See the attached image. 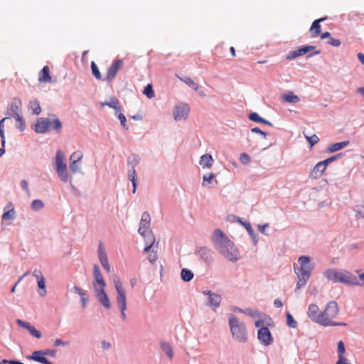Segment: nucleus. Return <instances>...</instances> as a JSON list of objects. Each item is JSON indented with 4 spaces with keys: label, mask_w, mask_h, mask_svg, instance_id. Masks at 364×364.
I'll return each mask as SVG.
<instances>
[{
    "label": "nucleus",
    "mask_w": 364,
    "mask_h": 364,
    "mask_svg": "<svg viewBox=\"0 0 364 364\" xmlns=\"http://www.w3.org/2000/svg\"><path fill=\"white\" fill-rule=\"evenodd\" d=\"M211 240L215 248L228 261L235 262L240 259L238 249L220 229L214 230Z\"/></svg>",
    "instance_id": "f257e3e1"
},
{
    "label": "nucleus",
    "mask_w": 364,
    "mask_h": 364,
    "mask_svg": "<svg viewBox=\"0 0 364 364\" xmlns=\"http://www.w3.org/2000/svg\"><path fill=\"white\" fill-rule=\"evenodd\" d=\"M323 275L334 283H343L353 286L360 284L357 277L352 272L346 269H328L323 272Z\"/></svg>",
    "instance_id": "f03ea898"
},
{
    "label": "nucleus",
    "mask_w": 364,
    "mask_h": 364,
    "mask_svg": "<svg viewBox=\"0 0 364 364\" xmlns=\"http://www.w3.org/2000/svg\"><path fill=\"white\" fill-rule=\"evenodd\" d=\"M298 263L300 267L298 268L294 265V272L297 276L298 281L296 283V289L304 287L310 278L311 272L314 269V264L311 263V259L307 256H301L298 259Z\"/></svg>",
    "instance_id": "7ed1b4c3"
},
{
    "label": "nucleus",
    "mask_w": 364,
    "mask_h": 364,
    "mask_svg": "<svg viewBox=\"0 0 364 364\" xmlns=\"http://www.w3.org/2000/svg\"><path fill=\"white\" fill-rule=\"evenodd\" d=\"M151 218L149 213H144L141 215L139 233L145 238L146 247L144 252H147L151 250L153 245L155 243V238L150 230Z\"/></svg>",
    "instance_id": "20e7f679"
},
{
    "label": "nucleus",
    "mask_w": 364,
    "mask_h": 364,
    "mask_svg": "<svg viewBox=\"0 0 364 364\" xmlns=\"http://www.w3.org/2000/svg\"><path fill=\"white\" fill-rule=\"evenodd\" d=\"M61 127L62 124L59 119L55 115H50L46 118H39L35 125L34 130L36 133L43 134L53 129L60 133Z\"/></svg>",
    "instance_id": "39448f33"
},
{
    "label": "nucleus",
    "mask_w": 364,
    "mask_h": 364,
    "mask_svg": "<svg viewBox=\"0 0 364 364\" xmlns=\"http://www.w3.org/2000/svg\"><path fill=\"white\" fill-rule=\"evenodd\" d=\"M338 312L339 307L338 304L336 301H329L326 304L325 309L321 312V319H323L325 321L320 322V324L323 326H346L345 323H336L333 321V318L338 316Z\"/></svg>",
    "instance_id": "423d86ee"
},
{
    "label": "nucleus",
    "mask_w": 364,
    "mask_h": 364,
    "mask_svg": "<svg viewBox=\"0 0 364 364\" xmlns=\"http://www.w3.org/2000/svg\"><path fill=\"white\" fill-rule=\"evenodd\" d=\"M113 282L117 291V303L121 311V316L123 321L126 320L127 316L125 311L127 310V297L126 291L117 277L113 278Z\"/></svg>",
    "instance_id": "0eeeda50"
},
{
    "label": "nucleus",
    "mask_w": 364,
    "mask_h": 364,
    "mask_svg": "<svg viewBox=\"0 0 364 364\" xmlns=\"http://www.w3.org/2000/svg\"><path fill=\"white\" fill-rule=\"evenodd\" d=\"M228 321L232 336L240 342L247 341V334L245 324L240 323L233 315L229 317Z\"/></svg>",
    "instance_id": "6e6552de"
},
{
    "label": "nucleus",
    "mask_w": 364,
    "mask_h": 364,
    "mask_svg": "<svg viewBox=\"0 0 364 364\" xmlns=\"http://www.w3.org/2000/svg\"><path fill=\"white\" fill-rule=\"evenodd\" d=\"M55 171L58 177L63 182H68V167L65 162V155L60 150L57 151L55 155Z\"/></svg>",
    "instance_id": "1a4fd4ad"
},
{
    "label": "nucleus",
    "mask_w": 364,
    "mask_h": 364,
    "mask_svg": "<svg viewBox=\"0 0 364 364\" xmlns=\"http://www.w3.org/2000/svg\"><path fill=\"white\" fill-rule=\"evenodd\" d=\"M190 112L189 106L186 103L177 105L173 110V117L175 120L181 121L186 119Z\"/></svg>",
    "instance_id": "9d476101"
},
{
    "label": "nucleus",
    "mask_w": 364,
    "mask_h": 364,
    "mask_svg": "<svg viewBox=\"0 0 364 364\" xmlns=\"http://www.w3.org/2000/svg\"><path fill=\"white\" fill-rule=\"evenodd\" d=\"M93 274L95 281L93 282V287L95 291H98L100 289H105V282L104 277L100 272V267L98 265L95 264L93 267Z\"/></svg>",
    "instance_id": "9b49d317"
},
{
    "label": "nucleus",
    "mask_w": 364,
    "mask_h": 364,
    "mask_svg": "<svg viewBox=\"0 0 364 364\" xmlns=\"http://www.w3.org/2000/svg\"><path fill=\"white\" fill-rule=\"evenodd\" d=\"M123 65L124 61L122 59L114 61L107 70L106 80L112 81L116 77L117 72L123 68Z\"/></svg>",
    "instance_id": "f8f14e48"
},
{
    "label": "nucleus",
    "mask_w": 364,
    "mask_h": 364,
    "mask_svg": "<svg viewBox=\"0 0 364 364\" xmlns=\"http://www.w3.org/2000/svg\"><path fill=\"white\" fill-rule=\"evenodd\" d=\"M258 339L264 346H269L272 343L273 338L267 327H262L259 329Z\"/></svg>",
    "instance_id": "ddd939ff"
},
{
    "label": "nucleus",
    "mask_w": 364,
    "mask_h": 364,
    "mask_svg": "<svg viewBox=\"0 0 364 364\" xmlns=\"http://www.w3.org/2000/svg\"><path fill=\"white\" fill-rule=\"evenodd\" d=\"M314 49L315 46H304L299 47L296 50L289 52L287 55V59L289 60H294L299 56L306 54L309 51L314 50Z\"/></svg>",
    "instance_id": "4468645a"
},
{
    "label": "nucleus",
    "mask_w": 364,
    "mask_h": 364,
    "mask_svg": "<svg viewBox=\"0 0 364 364\" xmlns=\"http://www.w3.org/2000/svg\"><path fill=\"white\" fill-rule=\"evenodd\" d=\"M321 312L316 304H310L308 308V316L314 322L320 324V322L323 321L321 318Z\"/></svg>",
    "instance_id": "2eb2a0df"
},
{
    "label": "nucleus",
    "mask_w": 364,
    "mask_h": 364,
    "mask_svg": "<svg viewBox=\"0 0 364 364\" xmlns=\"http://www.w3.org/2000/svg\"><path fill=\"white\" fill-rule=\"evenodd\" d=\"M197 255L208 265L213 261L212 250L205 247H199L197 250Z\"/></svg>",
    "instance_id": "dca6fc26"
},
{
    "label": "nucleus",
    "mask_w": 364,
    "mask_h": 364,
    "mask_svg": "<svg viewBox=\"0 0 364 364\" xmlns=\"http://www.w3.org/2000/svg\"><path fill=\"white\" fill-rule=\"evenodd\" d=\"M203 293L208 295V301L207 305L215 311L219 307L221 302L220 295L212 293L210 291H204Z\"/></svg>",
    "instance_id": "f3484780"
},
{
    "label": "nucleus",
    "mask_w": 364,
    "mask_h": 364,
    "mask_svg": "<svg viewBox=\"0 0 364 364\" xmlns=\"http://www.w3.org/2000/svg\"><path fill=\"white\" fill-rule=\"evenodd\" d=\"M326 168L327 167L325 166L323 163H322V161H319L310 171L309 177L313 179L320 178L325 171V170L326 169Z\"/></svg>",
    "instance_id": "a211bd4d"
},
{
    "label": "nucleus",
    "mask_w": 364,
    "mask_h": 364,
    "mask_svg": "<svg viewBox=\"0 0 364 364\" xmlns=\"http://www.w3.org/2000/svg\"><path fill=\"white\" fill-rule=\"evenodd\" d=\"M95 296L99 302L106 309H109L111 307V304L108 296L105 293V289H100L98 291H95Z\"/></svg>",
    "instance_id": "6ab92c4d"
},
{
    "label": "nucleus",
    "mask_w": 364,
    "mask_h": 364,
    "mask_svg": "<svg viewBox=\"0 0 364 364\" xmlns=\"http://www.w3.org/2000/svg\"><path fill=\"white\" fill-rule=\"evenodd\" d=\"M98 257L104 269L108 273L110 272V266L109 264L108 258L102 245H100L98 247Z\"/></svg>",
    "instance_id": "aec40b11"
},
{
    "label": "nucleus",
    "mask_w": 364,
    "mask_h": 364,
    "mask_svg": "<svg viewBox=\"0 0 364 364\" xmlns=\"http://www.w3.org/2000/svg\"><path fill=\"white\" fill-rule=\"evenodd\" d=\"M16 323L21 327L26 328L28 332L33 336L40 338L41 337V333L36 330L33 326H31L29 323L23 321L22 320L17 319Z\"/></svg>",
    "instance_id": "412c9836"
},
{
    "label": "nucleus",
    "mask_w": 364,
    "mask_h": 364,
    "mask_svg": "<svg viewBox=\"0 0 364 364\" xmlns=\"http://www.w3.org/2000/svg\"><path fill=\"white\" fill-rule=\"evenodd\" d=\"M29 359L33 360L34 361L41 363L42 364H52L46 357L45 354H43V350H36L33 351L28 357Z\"/></svg>",
    "instance_id": "4be33fe9"
},
{
    "label": "nucleus",
    "mask_w": 364,
    "mask_h": 364,
    "mask_svg": "<svg viewBox=\"0 0 364 364\" xmlns=\"http://www.w3.org/2000/svg\"><path fill=\"white\" fill-rule=\"evenodd\" d=\"M326 19V17L321 18L315 20L312 23V24L311 26V28H310V30H309L311 36L312 38H316V37H317L321 33V31L320 23L321 21H323Z\"/></svg>",
    "instance_id": "5701e85b"
},
{
    "label": "nucleus",
    "mask_w": 364,
    "mask_h": 364,
    "mask_svg": "<svg viewBox=\"0 0 364 364\" xmlns=\"http://www.w3.org/2000/svg\"><path fill=\"white\" fill-rule=\"evenodd\" d=\"M38 80L40 82L46 83L51 82L52 79L50 75V70L48 66L46 65L43 68V69L40 71L38 74Z\"/></svg>",
    "instance_id": "b1692460"
},
{
    "label": "nucleus",
    "mask_w": 364,
    "mask_h": 364,
    "mask_svg": "<svg viewBox=\"0 0 364 364\" xmlns=\"http://www.w3.org/2000/svg\"><path fill=\"white\" fill-rule=\"evenodd\" d=\"M213 164V159L210 154H204L200 157V165L203 168H210Z\"/></svg>",
    "instance_id": "393cba45"
},
{
    "label": "nucleus",
    "mask_w": 364,
    "mask_h": 364,
    "mask_svg": "<svg viewBox=\"0 0 364 364\" xmlns=\"http://www.w3.org/2000/svg\"><path fill=\"white\" fill-rule=\"evenodd\" d=\"M348 144H349V141H348L332 144L327 148V151L328 153L336 152L337 151H339V150L345 148Z\"/></svg>",
    "instance_id": "a878e982"
},
{
    "label": "nucleus",
    "mask_w": 364,
    "mask_h": 364,
    "mask_svg": "<svg viewBox=\"0 0 364 364\" xmlns=\"http://www.w3.org/2000/svg\"><path fill=\"white\" fill-rule=\"evenodd\" d=\"M160 345H161V349L165 353V354L170 359H172L173 358V348H172L171 345L165 341H161L160 343Z\"/></svg>",
    "instance_id": "bb28decb"
},
{
    "label": "nucleus",
    "mask_w": 364,
    "mask_h": 364,
    "mask_svg": "<svg viewBox=\"0 0 364 364\" xmlns=\"http://www.w3.org/2000/svg\"><path fill=\"white\" fill-rule=\"evenodd\" d=\"M102 106H108L109 107L114 108L116 110V112H120L121 108L119 107V100L115 97H112L109 102H105L102 104Z\"/></svg>",
    "instance_id": "cd10ccee"
},
{
    "label": "nucleus",
    "mask_w": 364,
    "mask_h": 364,
    "mask_svg": "<svg viewBox=\"0 0 364 364\" xmlns=\"http://www.w3.org/2000/svg\"><path fill=\"white\" fill-rule=\"evenodd\" d=\"M282 98L284 101L290 103H296L300 100L299 97L294 95L292 92L283 95Z\"/></svg>",
    "instance_id": "c85d7f7f"
},
{
    "label": "nucleus",
    "mask_w": 364,
    "mask_h": 364,
    "mask_svg": "<svg viewBox=\"0 0 364 364\" xmlns=\"http://www.w3.org/2000/svg\"><path fill=\"white\" fill-rule=\"evenodd\" d=\"M249 119L255 122L271 125V123L269 122L261 117L257 112H252L250 114Z\"/></svg>",
    "instance_id": "c756f323"
},
{
    "label": "nucleus",
    "mask_w": 364,
    "mask_h": 364,
    "mask_svg": "<svg viewBox=\"0 0 364 364\" xmlns=\"http://www.w3.org/2000/svg\"><path fill=\"white\" fill-rule=\"evenodd\" d=\"M14 118L17 122L16 128L18 129L21 132L24 131L26 128V123L23 118L21 116L19 113H16V116Z\"/></svg>",
    "instance_id": "7c9ffc66"
},
{
    "label": "nucleus",
    "mask_w": 364,
    "mask_h": 364,
    "mask_svg": "<svg viewBox=\"0 0 364 364\" xmlns=\"http://www.w3.org/2000/svg\"><path fill=\"white\" fill-rule=\"evenodd\" d=\"M29 108L32 111L33 114L36 115L39 114L41 112L40 104L36 100L30 102Z\"/></svg>",
    "instance_id": "2f4dec72"
},
{
    "label": "nucleus",
    "mask_w": 364,
    "mask_h": 364,
    "mask_svg": "<svg viewBox=\"0 0 364 364\" xmlns=\"http://www.w3.org/2000/svg\"><path fill=\"white\" fill-rule=\"evenodd\" d=\"M181 275L182 279L185 282H189L193 277V273L188 269H183L181 270Z\"/></svg>",
    "instance_id": "473e14b6"
},
{
    "label": "nucleus",
    "mask_w": 364,
    "mask_h": 364,
    "mask_svg": "<svg viewBox=\"0 0 364 364\" xmlns=\"http://www.w3.org/2000/svg\"><path fill=\"white\" fill-rule=\"evenodd\" d=\"M83 158V153L81 151H74L70 156V162H81Z\"/></svg>",
    "instance_id": "72a5a7b5"
},
{
    "label": "nucleus",
    "mask_w": 364,
    "mask_h": 364,
    "mask_svg": "<svg viewBox=\"0 0 364 364\" xmlns=\"http://www.w3.org/2000/svg\"><path fill=\"white\" fill-rule=\"evenodd\" d=\"M128 177L133 186V193H135L136 188V173L134 168L129 171Z\"/></svg>",
    "instance_id": "f704fd0d"
},
{
    "label": "nucleus",
    "mask_w": 364,
    "mask_h": 364,
    "mask_svg": "<svg viewBox=\"0 0 364 364\" xmlns=\"http://www.w3.org/2000/svg\"><path fill=\"white\" fill-rule=\"evenodd\" d=\"M20 105H21L20 102L18 104L12 103L10 106L9 111H8L9 115L14 117V116H16V113H19Z\"/></svg>",
    "instance_id": "c9c22d12"
},
{
    "label": "nucleus",
    "mask_w": 364,
    "mask_h": 364,
    "mask_svg": "<svg viewBox=\"0 0 364 364\" xmlns=\"http://www.w3.org/2000/svg\"><path fill=\"white\" fill-rule=\"evenodd\" d=\"M44 207V203L41 200L36 199L33 200L31 208L34 211H38Z\"/></svg>",
    "instance_id": "e433bc0d"
},
{
    "label": "nucleus",
    "mask_w": 364,
    "mask_h": 364,
    "mask_svg": "<svg viewBox=\"0 0 364 364\" xmlns=\"http://www.w3.org/2000/svg\"><path fill=\"white\" fill-rule=\"evenodd\" d=\"M181 80H182L190 87L193 88L194 90L197 91L198 90V84L195 82L191 78L186 77L184 78H181Z\"/></svg>",
    "instance_id": "4c0bfd02"
},
{
    "label": "nucleus",
    "mask_w": 364,
    "mask_h": 364,
    "mask_svg": "<svg viewBox=\"0 0 364 364\" xmlns=\"http://www.w3.org/2000/svg\"><path fill=\"white\" fill-rule=\"evenodd\" d=\"M37 281L38 287L41 289V291H39V295L41 296H44L46 294L45 278L38 279Z\"/></svg>",
    "instance_id": "58836bf2"
},
{
    "label": "nucleus",
    "mask_w": 364,
    "mask_h": 364,
    "mask_svg": "<svg viewBox=\"0 0 364 364\" xmlns=\"http://www.w3.org/2000/svg\"><path fill=\"white\" fill-rule=\"evenodd\" d=\"M91 70L93 75L95 77L97 80H102V75L101 73L98 69L97 65L95 64L94 61L91 62Z\"/></svg>",
    "instance_id": "ea45409f"
},
{
    "label": "nucleus",
    "mask_w": 364,
    "mask_h": 364,
    "mask_svg": "<svg viewBox=\"0 0 364 364\" xmlns=\"http://www.w3.org/2000/svg\"><path fill=\"white\" fill-rule=\"evenodd\" d=\"M215 177V174L211 173L208 175H204L203 177V186H207L208 184L211 183L214 178Z\"/></svg>",
    "instance_id": "a19ab883"
},
{
    "label": "nucleus",
    "mask_w": 364,
    "mask_h": 364,
    "mask_svg": "<svg viewBox=\"0 0 364 364\" xmlns=\"http://www.w3.org/2000/svg\"><path fill=\"white\" fill-rule=\"evenodd\" d=\"M305 138L309 142L311 147L317 144L319 141V138L316 134H313L312 136L305 135Z\"/></svg>",
    "instance_id": "79ce46f5"
},
{
    "label": "nucleus",
    "mask_w": 364,
    "mask_h": 364,
    "mask_svg": "<svg viewBox=\"0 0 364 364\" xmlns=\"http://www.w3.org/2000/svg\"><path fill=\"white\" fill-rule=\"evenodd\" d=\"M144 94L146 95V97L149 99H151L154 97V91L151 84L147 85L144 88Z\"/></svg>",
    "instance_id": "37998d69"
},
{
    "label": "nucleus",
    "mask_w": 364,
    "mask_h": 364,
    "mask_svg": "<svg viewBox=\"0 0 364 364\" xmlns=\"http://www.w3.org/2000/svg\"><path fill=\"white\" fill-rule=\"evenodd\" d=\"M287 323L291 328H296L297 326V322L294 319L290 313L287 314Z\"/></svg>",
    "instance_id": "c03bdc74"
},
{
    "label": "nucleus",
    "mask_w": 364,
    "mask_h": 364,
    "mask_svg": "<svg viewBox=\"0 0 364 364\" xmlns=\"http://www.w3.org/2000/svg\"><path fill=\"white\" fill-rule=\"evenodd\" d=\"M240 161L245 165H248L251 161V157L246 153H242L240 156Z\"/></svg>",
    "instance_id": "a18cd8bd"
},
{
    "label": "nucleus",
    "mask_w": 364,
    "mask_h": 364,
    "mask_svg": "<svg viewBox=\"0 0 364 364\" xmlns=\"http://www.w3.org/2000/svg\"><path fill=\"white\" fill-rule=\"evenodd\" d=\"M154 248H155V247L153 245V247L151 248V250L152 249V251L149 253V257H148V259L151 263L155 262L158 259L157 253H156V251L154 250Z\"/></svg>",
    "instance_id": "49530a36"
},
{
    "label": "nucleus",
    "mask_w": 364,
    "mask_h": 364,
    "mask_svg": "<svg viewBox=\"0 0 364 364\" xmlns=\"http://www.w3.org/2000/svg\"><path fill=\"white\" fill-rule=\"evenodd\" d=\"M116 114L118 116L119 119L120 120L121 124L126 129H128V127L127 125V119L126 117L120 112H116Z\"/></svg>",
    "instance_id": "de8ad7c7"
},
{
    "label": "nucleus",
    "mask_w": 364,
    "mask_h": 364,
    "mask_svg": "<svg viewBox=\"0 0 364 364\" xmlns=\"http://www.w3.org/2000/svg\"><path fill=\"white\" fill-rule=\"evenodd\" d=\"M354 210L356 213V216L364 218V206L363 205H356L355 207Z\"/></svg>",
    "instance_id": "09e8293b"
},
{
    "label": "nucleus",
    "mask_w": 364,
    "mask_h": 364,
    "mask_svg": "<svg viewBox=\"0 0 364 364\" xmlns=\"http://www.w3.org/2000/svg\"><path fill=\"white\" fill-rule=\"evenodd\" d=\"M79 163L80 162L75 161L70 162V170L73 173H75L80 171Z\"/></svg>",
    "instance_id": "8fccbe9b"
},
{
    "label": "nucleus",
    "mask_w": 364,
    "mask_h": 364,
    "mask_svg": "<svg viewBox=\"0 0 364 364\" xmlns=\"http://www.w3.org/2000/svg\"><path fill=\"white\" fill-rule=\"evenodd\" d=\"M346 353V348L344 343L342 341H338V355H344Z\"/></svg>",
    "instance_id": "3c124183"
},
{
    "label": "nucleus",
    "mask_w": 364,
    "mask_h": 364,
    "mask_svg": "<svg viewBox=\"0 0 364 364\" xmlns=\"http://www.w3.org/2000/svg\"><path fill=\"white\" fill-rule=\"evenodd\" d=\"M14 210L12 209L11 210L5 212L2 215V218L4 220H11L14 218Z\"/></svg>",
    "instance_id": "603ef678"
},
{
    "label": "nucleus",
    "mask_w": 364,
    "mask_h": 364,
    "mask_svg": "<svg viewBox=\"0 0 364 364\" xmlns=\"http://www.w3.org/2000/svg\"><path fill=\"white\" fill-rule=\"evenodd\" d=\"M340 156V154H337V155H335V156H331L323 161H321L322 163H323L325 164V166L327 167L328 164H330L331 163H332L333 161H336L337 159H338Z\"/></svg>",
    "instance_id": "864d4df0"
},
{
    "label": "nucleus",
    "mask_w": 364,
    "mask_h": 364,
    "mask_svg": "<svg viewBox=\"0 0 364 364\" xmlns=\"http://www.w3.org/2000/svg\"><path fill=\"white\" fill-rule=\"evenodd\" d=\"M21 186L22 189L26 192L28 196H30L31 192H30V190L28 188V182L26 180H22L21 181Z\"/></svg>",
    "instance_id": "5fc2aeb1"
},
{
    "label": "nucleus",
    "mask_w": 364,
    "mask_h": 364,
    "mask_svg": "<svg viewBox=\"0 0 364 364\" xmlns=\"http://www.w3.org/2000/svg\"><path fill=\"white\" fill-rule=\"evenodd\" d=\"M328 43L331 45V46H333L338 47L341 45V41H340L339 39H336V38H330Z\"/></svg>",
    "instance_id": "6e6d98bb"
},
{
    "label": "nucleus",
    "mask_w": 364,
    "mask_h": 364,
    "mask_svg": "<svg viewBox=\"0 0 364 364\" xmlns=\"http://www.w3.org/2000/svg\"><path fill=\"white\" fill-rule=\"evenodd\" d=\"M70 343L68 341H63L61 339L57 338L54 341V346H69Z\"/></svg>",
    "instance_id": "4d7b16f0"
},
{
    "label": "nucleus",
    "mask_w": 364,
    "mask_h": 364,
    "mask_svg": "<svg viewBox=\"0 0 364 364\" xmlns=\"http://www.w3.org/2000/svg\"><path fill=\"white\" fill-rule=\"evenodd\" d=\"M338 356V360H337L336 364H350L348 360L344 358V355Z\"/></svg>",
    "instance_id": "13d9d810"
},
{
    "label": "nucleus",
    "mask_w": 364,
    "mask_h": 364,
    "mask_svg": "<svg viewBox=\"0 0 364 364\" xmlns=\"http://www.w3.org/2000/svg\"><path fill=\"white\" fill-rule=\"evenodd\" d=\"M74 290L76 293H77L81 296V298L85 297V296H86V294H87L86 291H83L79 287H76V286L74 287Z\"/></svg>",
    "instance_id": "bf43d9fd"
},
{
    "label": "nucleus",
    "mask_w": 364,
    "mask_h": 364,
    "mask_svg": "<svg viewBox=\"0 0 364 364\" xmlns=\"http://www.w3.org/2000/svg\"><path fill=\"white\" fill-rule=\"evenodd\" d=\"M33 275L36 278L37 280L44 278L43 273L38 269H35L33 272Z\"/></svg>",
    "instance_id": "052dcab7"
},
{
    "label": "nucleus",
    "mask_w": 364,
    "mask_h": 364,
    "mask_svg": "<svg viewBox=\"0 0 364 364\" xmlns=\"http://www.w3.org/2000/svg\"><path fill=\"white\" fill-rule=\"evenodd\" d=\"M251 132H252V133L260 134L263 135V136H264V137H266V136H267V133H265L264 132L262 131V130H261L259 128H258V127L252 128V129H251Z\"/></svg>",
    "instance_id": "680f3d73"
},
{
    "label": "nucleus",
    "mask_w": 364,
    "mask_h": 364,
    "mask_svg": "<svg viewBox=\"0 0 364 364\" xmlns=\"http://www.w3.org/2000/svg\"><path fill=\"white\" fill-rule=\"evenodd\" d=\"M0 136L1 139V145L3 147L5 146V134L4 129H0Z\"/></svg>",
    "instance_id": "e2e57ef3"
},
{
    "label": "nucleus",
    "mask_w": 364,
    "mask_h": 364,
    "mask_svg": "<svg viewBox=\"0 0 364 364\" xmlns=\"http://www.w3.org/2000/svg\"><path fill=\"white\" fill-rule=\"evenodd\" d=\"M43 354H45V355H50V356H54L55 354V350H52L50 349H47V350L43 351Z\"/></svg>",
    "instance_id": "0e129e2a"
},
{
    "label": "nucleus",
    "mask_w": 364,
    "mask_h": 364,
    "mask_svg": "<svg viewBox=\"0 0 364 364\" xmlns=\"http://www.w3.org/2000/svg\"><path fill=\"white\" fill-rule=\"evenodd\" d=\"M274 304L277 308L282 307L283 305L282 301L278 299L274 300Z\"/></svg>",
    "instance_id": "69168bd1"
},
{
    "label": "nucleus",
    "mask_w": 364,
    "mask_h": 364,
    "mask_svg": "<svg viewBox=\"0 0 364 364\" xmlns=\"http://www.w3.org/2000/svg\"><path fill=\"white\" fill-rule=\"evenodd\" d=\"M358 58L359 59L360 62L364 65V54H363L362 53H358Z\"/></svg>",
    "instance_id": "338daca9"
},
{
    "label": "nucleus",
    "mask_w": 364,
    "mask_h": 364,
    "mask_svg": "<svg viewBox=\"0 0 364 364\" xmlns=\"http://www.w3.org/2000/svg\"><path fill=\"white\" fill-rule=\"evenodd\" d=\"M255 326L257 327H264V321L262 320H257L256 322H255Z\"/></svg>",
    "instance_id": "774afa93"
}]
</instances>
